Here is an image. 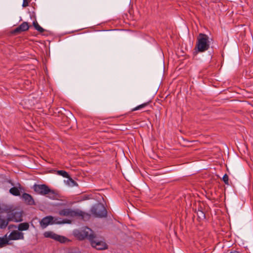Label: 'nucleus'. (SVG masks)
<instances>
[{"mask_svg":"<svg viewBox=\"0 0 253 253\" xmlns=\"http://www.w3.org/2000/svg\"><path fill=\"white\" fill-rule=\"evenodd\" d=\"M210 48L209 37L204 34L200 33L197 37L195 50L199 52H203Z\"/></svg>","mask_w":253,"mask_h":253,"instance_id":"obj_1","label":"nucleus"},{"mask_svg":"<svg viewBox=\"0 0 253 253\" xmlns=\"http://www.w3.org/2000/svg\"><path fill=\"white\" fill-rule=\"evenodd\" d=\"M74 235L80 240L87 238L89 241L92 240L94 234L93 231L87 227L81 230H76L74 231Z\"/></svg>","mask_w":253,"mask_h":253,"instance_id":"obj_2","label":"nucleus"},{"mask_svg":"<svg viewBox=\"0 0 253 253\" xmlns=\"http://www.w3.org/2000/svg\"><path fill=\"white\" fill-rule=\"evenodd\" d=\"M90 212L96 217H104L107 214V211L105 207L100 203L94 205L91 208Z\"/></svg>","mask_w":253,"mask_h":253,"instance_id":"obj_3","label":"nucleus"},{"mask_svg":"<svg viewBox=\"0 0 253 253\" xmlns=\"http://www.w3.org/2000/svg\"><path fill=\"white\" fill-rule=\"evenodd\" d=\"M34 191L38 194L41 195H53L54 194L53 190H51L45 184H36L33 186Z\"/></svg>","mask_w":253,"mask_h":253,"instance_id":"obj_4","label":"nucleus"},{"mask_svg":"<svg viewBox=\"0 0 253 253\" xmlns=\"http://www.w3.org/2000/svg\"><path fill=\"white\" fill-rule=\"evenodd\" d=\"M91 245L98 250H103L107 249V245L105 242L100 241L94 234L92 240L90 241Z\"/></svg>","mask_w":253,"mask_h":253,"instance_id":"obj_5","label":"nucleus"},{"mask_svg":"<svg viewBox=\"0 0 253 253\" xmlns=\"http://www.w3.org/2000/svg\"><path fill=\"white\" fill-rule=\"evenodd\" d=\"M7 221H13L15 222H20L22 220V215L21 212L14 211L7 212Z\"/></svg>","mask_w":253,"mask_h":253,"instance_id":"obj_6","label":"nucleus"},{"mask_svg":"<svg viewBox=\"0 0 253 253\" xmlns=\"http://www.w3.org/2000/svg\"><path fill=\"white\" fill-rule=\"evenodd\" d=\"M44 235L46 238L53 239L60 243H65L67 240V238L65 237L56 234L51 231L45 232Z\"/></svg>","mask_w":253,"mask_h":253,"instance_id":"obj_7","label":"nucleus"},{"mask_svg":"<svg viewBox=\"0 0 253 253\" xmlns=\"http://www.w3.org/2000/svg\"><path fill=\"white\" fill-rule=\"evenodd\" d=\"M59 214L61 216L75 217L77 216L78 212H77V210H73L70 209H65L60 210L59 212Z\"/></svg>","mask_w":253,"mask_h":253,"instance_id":"obj_8","label":"nucleus"},{"mask_svg":"<svg viewBox=\"0 0 253 253\" xmlns=\"http://www.w3.org/2000/svg\"><path fill=\"white\" fill-rule=\"evenodd\" d=\"M21 198L24 202L28 205H35V202L33 197L29 194L24 193L22 194Z\"/></svg>","mask_w":253,"mask_h":253,"instance_id":"obj_9","label":"nucleus"},{"mask_svg":"<svg viewBox=\"0 0 253 253\" xmlns=\"http://www.w3.org/2000/svg\"><path fill=\"white\" fill-rule=\"evenodd\" d=\"M9 239L12 240L23 239V233L17 230L12 231L9 235Z\"/></svg>","mask_w":253,"mask_h":253,"instance_id":"obj_10","label":"nucleus"},{"mask_svg":"<svg viewBox=\"0 0 253 253\" xmlns=\"http://www.w3.org/2000/svg\"><path fill=\"white\" fill-rule=\"evenodd\" d=\"M29 28V26L28 22H24L20 24L18 27L14 29L13 33H19L22 32L27 31Z\"/></svg>","mask_w":253,"mask_h":253,"instance_id":"obj_11","label":"nucleus"},{"mask_svg":"<svg viewBox=\"0 0 253 253\" xmlns=\"http://www.w3.org/2000/svg\"><path fill=\"white\" fill-rule=\"evenodd\" d=\"M53 217L52 216H47L43 218L40 221L41 226L44 228L47 226L49 224L53 223Z\"/></svg>","mask_w":253,"mask_h":253,"instance_id":"obj_12","label":"nucleus"},{"mask_svg":"<svg viewBox=\"0 0 253 253\" xmlns=\"http://www.w3.org/2000/svg\"><path fill=\"white\" fill-rule=\"evenodd\" d=\"M77 212H78V214H77L76 217H81L84 220H88L90 219V215L89 214L79 210H77Z\"/></svg>","mask_w":253,"mask_h":253,"instance_id":"obj_13","label":"nucleus"},{"mask_svg":"<svg viewBox=\"0 0 253 253\" xmlns=\"http://www.w3.org/2000/svg\"><path fill=\"white\" fill-rule=\"evenodd\" d=\"M29 228V224L28 222H23L18 225V229L19 231L27 230Z\"/></svg>","mask_w":253,"mask_h":253,"instance_id":"obj_14","label":"nucleus"},{"mask_svg":"<svg viewBox=\"0 0 253 253\" xmlns=\"http://www.w3.org/2000/svg\"><path fill=\"white\" fill-rule=\"evenodd\" d=\"M9 192L14 196H18L20 195V190L17 187H13L10 189Z\"/></svg>","mask_w":253,"mask_h":253,"instance_id":"obj_15","label":"nucleus"},{"mask_svg":"<svg viewBox=\"0 0 253 253\" xmlns=\"http://www.w3.org/2000/svg\"><path fill=\"white\" fill-rule=\"evenodd\" d=\"M8 225L7 219L2 218L0 215V228L4 229Z\"/></svg>","mask_w":253,"mask_h":253,"instance_id":"obj_16","label":"nucleus"},{"mask_svg":"<svg viewBox=\"0 0 253 253\" xmlns=\"http://www.w3.org/2000/svg\"><path fill=\"white\" fill-rule=\"evenodd\" d=\"M10 208L6 205L0 203V211L1 212H9L10 211Z\"/></svg>","mask_w":253,"mask_h":253,"instance_id":"obj_17","label":"nucleus"},{"mask_svg":"<svg viewBox=\"0 0 253 253\" xmlns=\"http://www.w3.org/2000/svg\"><path fill=\"white\" fill-rule=\"evenodd\" d=\"M33 25L35 28L40 33H42L44 31V30L39 25V24L36 21L33 22Z\"/></svg>","mask_w":253,"mask_h":253,"instance_id":"obj_18","label":"nucleus"},{"mask_svg":"<svg viewBox=\"0 0 253 253\" xmlns=\"http://www.w3.org/2000/svg\"><path fill=\"white\" fill-rule=\"evenodd\" d=\"M68 179L67 180V184L70 186H72V187H73V186H77L78 185V184L77 183V182L74 181L72 178H71L70 176L69 178H68Z\"/></svg>","mask_w":253,"mask_h":253,"instance_id":"obj_19","label":"nucleus"},{"mask_svg":"<svg viewBox=\"0 0 253 253\" xmlns=\"http://www.w3.org/2000/svg\"><path fill=\"white\" fill-rule=\"evenodd\" d=\"M149 104V102H147L143 103V104L139 105L137 106V107L133 108L132 109L131 111H136V110H139L140 109H142V108L146 107V106H147Z\"/></svg>","mask_w":253,"mask_h":253,"instance_id":"obj_20","label":"nucleus"},{"mask_svg":"<svg viewBox=\"0 0 253 253\" xmlns=\"http://www.w3.org/2000/svg\"><path fill=\"white\" fill-rule=\"evenodd\" d=\"M57 173L59 175H61L63 177H65V178H69L70 176L69 174L66 171H65L64 170H58Z\"/></svg>","mask_w":253,"mask_h":253,"instance_id":"obj_21","label":"nucleus"},{"mask_svg":"<svg viewBox=\"0 0 253 253\" xmlns=\"http://www.w3.org/2000/svg\"><path fill=\"white\" fill-rule=\"evenodd\" d=\"M8 241L6 238L0 237V247H2L4 245L7 244Z\"/></svg>","mask_w":253,"mask_h":253,"instance_id":"obj_22","label":"nucleus"},{"mask_svg":"<svg viewBox=\"0 0 253 253\" xmlns=\"http://www.w3.org/2000/svg\"><path fill=\"white\" fill-rule=\"evenodd\" d=\"M222 180L225 183V184L227 185H229L228 182V176L227 174H225L222 178Z\"/></svg>","mask_w":253,"mask_h":253,"instance_id":"obj_23","label":"nucleus"},{"mask_svg":"<svg viewBox=\"0 0 253 253\" xmlns=\"http://www.w3.org/2000/svg\"><path fill=\"white\" fill-rule=\"evenodd\" d=\"M29 4V1L28 0H23V2L22 4V6L24 7H27L28 6Z\"/></svg>","mask_w":253,"mask_h":253,"instance_id":"obj_24","label":"nucleus"},{"mask_svg":"<svg viewBox=\"0 0 253 253\" xmlns=\"http://www.w3.org/2000/svg\"><path fill=\"white\" fill-rule=\"evenodd\" d=\"M57 223H71V221L70 220H63V221H58V222H57Z\"/></svg>","mask_w":253,"mask_h":253,"instance_id":"obj_25","label":"nucleus"},{"mask_svg":"<svg viewBox=\"0 0 253 253\" xmlns=\"http://www.w3.org/2000/svg\"><path fill=\"white\" fill-rule=\"evenodd\" d=\"M230 253H240L239 252H237V251H234L233 252H230Z\"/></svg>","mask_w":253,"mask_h":253,"instance_id":"obj_26","label":"nucleus"},{"mask_svg":"<svg viewBox=\"0 0 253 253\" xmlns=\"http://www.w3.org/2000/svg\"><path fill=\"white\" fill-rule=\"evenodd\" d=\"M11 226H12V227H16L15 225H10V226H9V227H10Z\"/></svg>","mask_w":253,"mask_h":253,"instance_id":"obj_27","label":"nucleus"}]
</instances>
